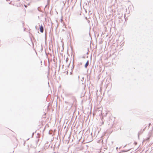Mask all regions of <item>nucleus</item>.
I'll use <instances>...</instances> for the list:
<instances>
[{"instance_id":"f257e3e1","label":"nucleus","mask_w":153,"mask_h":153,"mask_svg":"<svg viewBox=\"0 0 153 153\" xmlns=\"http://www.w3.org/2000/svg\"><path fill=\"white\" fill-rule=\"evenodd\" d=\"M40 32L42 33L44 32V27L42 25H41L39 27Z\"/></svg>"},{"instance_id":"f03ea898","label":"nucleus","mask_w":153,"mask_h":153,"mask_svg":"<svg viewBox=\"0 0 153 153\" xmlns=\"http://www.w3.org/2000/svg\"><path fill=\"white\" fill-rule=\"evenodd\" d=\"M89 65V61L88 60L86 62L85 65V68H87V67Z\"/></svg>"},{"instance_id":"7ed1b4c3","label":"nucleus","mask_w":153,"mask_h":153,"mask_svg":"<svg viewBox=\"0 0 153 153\" xmlns=\"http://www.w3.org/2000/svg\"><path fill=\"white\" fill-rule=\"evenodd\" d=\"M25 6L26 7H27V6H26L25 5Z\"/></svg>"},{"instance_id":"20e7f679","label":"nucleus","mask_w":153,"mask_h":153,"mask_svg":"<svg viewBox=\"0 0 153 153\" xmlns=\"http://www.w3.org/2000/svg\"><path fill=\"white\" fill-rule=\"evenodd\" d=\"M82 57H83V58H85V56H83Z\"/></svg>"},{"instance_id":"39448f33","label":"nucleus","mask_w":153,"mask_h":153,"mask_svg":"<svg viewBox=\"0 0 153 153\" xmlns=\"http://www.w3.org/2000/svg\"><path fill=\"white\" fill-rule=\"evenodd\" d=\"M116 149L117 150V149H118V147H117Z\"/></svg>"},{"instance_id":"423d86ee","label":"nucleus","mask_w":153,"mask_h":153,"mask_svg":"<svg viewBox=\"0 0 153 153\" xmlns=\"http://www.w3.org/2000/svg\"><path fill=\"white\" fill-rule=\"evenodd\" d=\"M67 59H66V61H67Z\"/></svg>"},{"instance_id":"0eeeda50","label":"nucleus","mask_w":153,"mask_h":153,"mask_svg":"<svg viewBox=\"0 0 153 153\" xmlns=\"http://www.w3.org/2000/svg\"><path fill=\"white\" fill-rule=\"evenodd\" d=\"M49 133H50V134H51L50 133V131H49Z\"/></svg>"},{"instance_id":"6e6552de","label":"nucleus","mask_w":153,"mask_h":153,"mask_svg":"<svg viewBox=\"0 0 153 153\" xmlns=\"http://www.w3.org/2000/svg\"><path fill=\"white\" fill-rule=\"evenodd\" d=\"M46 34H45V37H46Z\"/></svg>"}]
</instances>
